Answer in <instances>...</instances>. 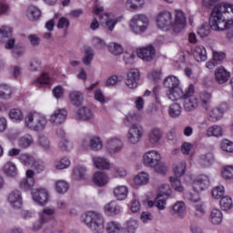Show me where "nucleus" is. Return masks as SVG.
<instances>
[{
    "instance_id": "5",
    "label": "nucleus",
    "mask_w": 233,
    "mask_h": 233,
    "mask_svg": "<svg viewBox=\"0 0 233 233\" xmlns=\"http://www.w3.org/2000/svg\"><path fill=\"white\" fill-rule=\"evenodd\" d=\"M25 127L34 132H43L46 128L48 120L45 115L37 112L29 113L25 118Z\"/></svg>"
},
{
    "instance_id": "4",
    "label": "nucleus",
    "mask_w": 233,
    "mask_h": 233,
    "mask_svg": "<svg viewBox=\"0 0 233 233\" xmlns=\"http://www.w3.org/2000/svg\"><path fill=\"white\" fill-rule=\"evenodd\" d=\"M84 223H86V227L94 233L105 232V218L103 215L97 212L89 211L86 213Z\"/></svg>"
},
{
    "instance_id": "53",
    "label": "nucleus",
    "mask_w": 233,
    "mask_h": 233,
    "mask_svg": "<svg viewBox=\"0 0 233 233\" xmlns=\"http://www.w3.org/2000/svg\"><path fill=\"white\" fill-rule=\"evenodd\" d=\"M137 220L131 218L126 222V232L136 233V230H137Z\"/></svg>"
},
{
    "instance_id": "55",
    "label": "nucleus",
    "mask_w": 233,
    "mask_h": 233,
    "mask_svg": "<svg viewBox=\"0 0 233 233\" xmlns=\"http://www.w3.org/2000/svg\"><path fill=\"white\" fill-rule=\"evenodd\" d=\"M92 59H94V50H92V47H86L85 49V56L83 58L84 65H90V63H92Z\"/></svg>"
},
{
    "instance_id": "9",
    "label": "nucleus",
    "mask_w": 233,
    "mask_h": 233,
    "mask_svg": "<svg viewBox=\"0 0 233 233\" xmlns=\"http://www.w3.org/2000/svg\"><path fill=\"white\" fill-rule=\"evenodd\" d=\"M106 148L111 156H114V154H118V152L123 150V141L117 137L109 138L106 141Z\"/></svg>"
},
{
    "instance_id": "46",
    "label": "nucleus",
    "mask_w": 233,
    "mask_h": 233,
    "mask_svg": "<svg viewBox=\"0 0 233 233\" xmlns=\"http://www.w3.org/2000/svg\"><path fill=\"white\" fill-rule=\"evenodd\" d=\"M207 136L208 137L214 136L215 137H219L223 136V129L219 126H212L207 130Z\"/></svg>"
},
{
    "instance_id": "8",
    "label": "nucleus",
    "mask_w": 233,
    "mask_h": 233,
    "mask_svg": "<svg viewBox=\"0 0 233 233\" xmlns=\"http://www.w3.org/2000/svg\"><path fill=\"white\" fill-rule=\"evenodd\" d=\"M143 134V127L137 124H132L127 133V139L129 143H132V145H137V143L141 141Z\"/></svg>"
},
{
    "instance_id": "6",
    "label": "nucleus",
    "mask_w": 233,
    "mask_h": 233,
    "mask_svg": "<svg viewBox=\"0 0 233 233\" xmlns=\"http://www.w3.org/2000/svg\"><path fill=\"white\" fill-rule=\"evenodd\" d=\"M163 85L167 88V96L171 101H177L183 89L179 87V78L176 76H169L165 78Z\"/></svg>"
},
{
    "instance_id": "54",
    "label": "nucleus",
    "mask_w": 233,
    "mask_h": 233,
    "mask_svg": "<svg viewBox=\"0 0 233 233\" xmlns=\"http://www.w3.org/2000/svg\"><path fill=\"white\" fill-rule=\"evenodd\" d=\"M55 167L57 170H65V168H68V167H70V159L67 157H62L55 163Z\"/></svg>"
},
{
    "instance_id": "51",
    "label": "nucleus",
    "mask_w": 233,
    "mask_h": 233,
    "mask_svg": "<svg viewBox=\"0 0 233 233\" xmlns=\"http://www.w3.org/2000/svg\"><path fill=\"white\" fill-rule=\"evenodd\" d=\"M136 121H139V115H137V113H129L127 116H126L124 124L126 127H130V125H134Z\"/></svg>"
},
{
    "instance_id": "38",
    "label": "nucleus",
    "mask_w": 233,
    "mask_h": 233,
    "mask_svg": "<svg viewBox=\"0 0 233 233\" xmlns=\"http://www.w3.org/2000/svg\"><path fill=\"white\" fill-rule=\"evenodd\" d=\"M181 105H179L178 103H173L168 107V114L170 117L176 119V117H179V116H181Z\"/></svg>"
},
{
    "instance_id": "1",
    "label": "nucleus",
    "mask_w": 233,
    "mask_h": 233,
    "mask_svg": "<svg viewBox=\"0 0 233 233\" xmlns=\"http://www.w3.org/2000/svg\"><path fill=\"white\" fill-rule=\"evenodd\" d=\"M229 10L233 14V5L230 4L220 3L214 6L209 16V25L212 30L223 31L233 26V20H227L225 17Z\"/></svg>"
},
{
    "instance_id": "34",
    "label": "nucleus",
    "mask_w": 233,
    "mask_h": 233,
    "mask_svg": "<svg viewBox=\"0 0 233 233\" xmlns=\"http://www.w3.org/2000/svg\"><path fill=\"white\" fill-rule=\"evenodd\" d=\"M34 83L41 88L43 86H50V83H52V78H50L48 74L43 73L36 80H35Z\"/></svg>"
},
{
    "instance_id": "59",
    "label": "nucleus",
    "mask_w": 233,
    "mask_h": 233,
    "mask_svg": "<svg viewBox=\"0 0 233 233\" xmlns=\"http://www.w3.org/2000/svg\"><path fill=\"white\" fill-rule=\"evenodd\" d=\"M225 187L223 186H218L212 190V196L215 199H221L225 198Z\"/></svg>"
},
{
    "instance_id": "7",
    "label": "nucleus",
    "mask_w": 233,
    "mask_h": 233,
    "mask_svg": "<svg viewBox=\"0 0 233 233\" xmlns=\"http://www.w3.org/2000/svg\"><path fill=\"white\" fill-rule=\"evenodd\" d=\"M148 17L145 15H135L130 20V30L134 34H143L148 28Z\"/></svg>"
},
{
    "instance_id": "18",
    "label": "nucleus",
    "mask_w": 233,
    "mask_h": 233,
    "mask_svg": "<svg viewBox=\"0 0 233 233\" xmlns=\"http://www.w3.org/2000/svg\"><path fill=\"white\" fill-rule=\"evenodd\" d=\"M137 56L143 61H152L156 57V49L152 46L143 47L137 51Z\"/></svg>"
},
{
    "instance_id": "57",
    "label": "nucleus",
    "mask_w": 233,
    "mask_h": 233,
    "mask_svg": "<svg viewBox=\"0 0 233 233\" xmlns=\"http://www.w3.org/2000/svg\"><path fill=\"white\" fill-rule=\"evenodd\" d=\"M105 15L106 16V28H107L109 32H114V28H116V25L119 23V19L108 18V14H105Z\"/></svg>"
},
{
    "instance_id": "62",
    "label": "nucleus",
    "mask_w": 233,
    "mask_h": 233,
    "mask_svg": "<svg viewBox=\"0 0 233 233\" xmlns=\"http://www.w3.org/2000/svg\"><path fill=\"white\" fill-rule=\"evenodd\" d=\"M224 179H233V166H227L222 170Z\"/></svg>"
},
{
    "instance_id": "45",
    "label": "nucleus",
    "mask_w": 233,
    "mask_h": 233,
    "mask_svg": "<svg viewBox=\"0 0 233 233\" xmlns=\"http://www.w3.org/2000/svg\"><path fill=\"white\" fill-rule=\"evenodd\" d=\"M55 188L58 194H65L70 188V185L65 180H58L56 182Z\"/></svg>"
},
{
    "instance_id": "36",
    "label": "nucleus",
    "mask_w": 233,
    "mask_h": 233,
    "mask_svg": "<svg viewBox=\"0 0 233 233\" xmlns=\"http://www.w3.org/2000/svg\"><path fill=\"white\" fill-rule=\"evenodd\" d=\"M214 161V155L212 153H206L200 156L199 165H201L204 168L207 167H210Z\"/></svg>"
},
{
    "instance_id": "11",
    "label": "nucleus",
    "mask_w": 233,
    "mask_h": 233,
    "mask_svg": "<svg viewBox=\"0 0 233 233\" xmlns=\"http://www.w3.org/2000/svg\"><path fill=\"white\" fill-rule=\"evenodd\" d=\"M158 28H167L172 25V13L168 11L160 12L157 17Z\"/></svg>"
},
{
    "instance_id": "15",
    "label": "nucleus",
    "mask_w": 233,
    "mask_h": 233,
    "mask_svg": "<svg viewBox=\"0 0 233 233\" xmlns=\"http://www.w3.org/2000/svg\"><path fill=\"white\" fill-rule=\"evenodd\" d=\"M7 200L13 208H21V206L23 205L21 191L17 189L11 191L8 195Z\"/></svg>"
},
{
    "instance_id": "50",
    "label": "nucleus",
    "mask_w": 233,
    "mask_h": 233,
    "mask_svg": "<svg viewBox=\"0 0 233 233\" xmlns=\"http://www.w3.org/2000/svg\"><path fill=\"white\" fill-rule=\"evenodd\" d=\"M73 174L76 179H85V176H86V168L82 166L76 167L73 169Z\"/></svg>"
},
{
    "instance_id": "3",
    "label": "nucleus",
    "mask_w": 233,
    "mask_h": 233,
    "mask_svg": "<svg viewBox=\"0 0 233 233\" xmlns=\"http://www.w3.org/2000/svg\"><path fill=\"white\" fill-rule=\"evenodd\" d=\"M195 92L194 85L189 84L179 95V99H183V107L186 112H194L199 106V100L194 96Z\"/></svg>"
},
{
    "instance_id": "20",
    "label": "nucleus",
    "mask_w": 233,
    "mask_h": 233,
    "mask_svg": "<svg viewBox=\"0 0 233 233\" xmlns=\"http://www.w3.org/2000/svg\"><path fill=\"white\" fill-rule=\"evenodd\" d=\"M67 112L65 109H57L51 115L50 122L53 125H61L66 119Z\"/></svg>"
},
{
    "instance_id": "29",
    "label": "nucleus",
    "mask_w": 233,
    "mask_h": 233,
    "mask_svg": "<svg viewBox=\"0 0 233 233\" xmlns=\"http://www.w3.org/2000/svg\"><path fill=\"white\" fill-rule=\"evenodd\" d=\"M105 211L111 216H116L121 212V206L116 201H111L104 208Z\"/></svg>"
},
{
    "instance_id": "27",
    "label": "nucleus",
    "mask_w": 233,
    "mask_h": 233,
    "mask_svg": "<svg viewBox=\"0 0 233 233\" xmlns=\"http://www.w3.org/2000/svg\"><path fill=\"white\" fill-rule=\"evenodd\" d=\"M93 183L97 187H105L108 183V176L103 172H96L93 177Z\"/></svg>"
},
{
    "instance_id": "52",
    "label": "nucleus",
    "mask_w": 233,
    "mask_h": 233,
    "mask_svg": "<svg viewBox=\"0 0 233 233\" xmlns=\"http://www.w3.org/2000/svg\"><path fill=\"white\" fill-rule=\"evenodd\" d=\"M12 37V27L2 25L0 27V41Z\"/></svg>"
},
{
    "instance_id": "37",
    "label": "nucleus",
    "mask_w": 233,
    "mask_h": 233,
    "mask_svg": "<svg viewBox=\"0 0 233 233\" xmlns=\"http://www.w3.org/2000/svg\"><path fill=\"white\" fill-rule=\"evenodd\" d=\"M122 229L123 228L121 227V224L116 221H110L106 225V230L107 233H121Z\"/></svg>"
},
{
    "instance_id": "12",
    "label": "nucleus",
    "mask_w": 233,
    "mask_h": 233,
    "mask_svg": "<svg viewBox=\"0 0 233 233\" xmlns=\"http://www.w3.org/2000/svg\"><path fill=\"white\" fill-rule=\"evenodd\" d=\"M35 184V179L34 178V171L32 169H28L26 171V177L20 181L19 187L21 190H32Z\"/></svg>"
},
{
    "instance_id": "63",
    "label": "nucleus",
    "mask_w": 233,
    "mask_h": 233,
    "mask_svg": "<svg viewBox=\"0 0 233 233\" xmlns=\"http://www.w3.org/2000/svg\"><path fill=\"white\" fill-rule=\"evenodd\" d=\"M220 147L224 152H233V142H231L230 140H223L220 144Z\"/></svg>"
},
{
    "instance_id": "49",
    "label": "nucleus",
    "mask_w": 233,
    "mask_h": 233,
    "mask_svg": "<svg viewBox=\"0 0 233 233\" xmlns=\"http://www.w3.org/2000/svg\"><path fill=\"white\" fill-rule=\"evenodd\" d=\"M178 177H171V187L176 190V192H184L185 187L181 184V180L177 178Z\"/></svg>"
},
{
    "instance_id": "31",
    "label": "nucleus",
    "mask_w": 233,
    "mask_h": 233,
    "mask_svg": "<svg viewBox=\"0 0 233 233\" xmlns=\"http://www.w3.org/2000/svg\"><path fill=\"white\" fill-rule=\"evenodd\" d=\"M93 161L96 168H102V170H108L110 168V162L105 157H95Z\"/></svg>"
},
{
    "instance_id": "17",
    "label": "nucleus",
    "mask_w": 233,
    "mask_h": 233,
    "mask_svg": "<svg viewBox=\"0 0 233 233\" xmlns=\"http://www.w3.org/2000/svg\"><path fill=\"white\" fill-rule=\"evenodd\" d=\"M210 185V179L207 175H200L198 178L193 182V190L197 193L205 190L207 187Z\"/></svg>"
},
{
    "instance_id": "41",
    "label": "nucleus",
    "mask_w": 233,
    "mask_h": 233,
    "mask_svg": "<svg viewBox=\"0 0 233 233\" xmlns=\"http://www.w3.org/2000/svg\"><path fill=\"white\" fill-rule=\"evenodd\" d=\"M107 48L110 54H113V56H120V54H123L124 51L123 46L115 42L109 43Z\"/></svg>"
},
{
    "instance_id": "48",
    "label": "nucleus",
    "mask_w": 233,
    "mask_h": 233,
    "mask_svg": "<svg viewBox=\"0 0 233 233\" xmlns=\"http://www.w3.org/2000/svg\"><path fill=\"white\" fill-rule=\"evenodd\" d=\"M56 214V211L54 209L50 208H45L42 213H40V220H42L44 223H46L52 219V216Z\"/></svg>"
},
{
    "instance_id": "14",
    "label": "nucleus",
    "mask_w": 233,
    "mask_h": 233,
    "mask_svg": "<svg viewBox=\"0 0 233 233\" xmlns=\"http://www.w3.org/2000/svg\"><path fill=\"white\" fill-rule=\"evenodd\" d=\"M185 25H187V19L185 18V14H183V11L177 10L176 11V16H175V22L173 24V30L177 34H179L183 28H185Z\"/></svg>"
},
{
    "instance_id": "58",
    "label": "nucleus",
    "mask_w": 233,
    "mask_h": 233,
    "mask_svg": "<svg viewBox=\"0 0 233 233\" xmlns=\"http://www.w3.org/2000/svg\"><path fill=\"white\" fill-rule=\"evenodd\" d=\"M176 177H181L187 170V163L182 162L178 166L173 167Z\"/></svg>"
},
{
    "instance_id": "42",
    "label": "nucleus",
    "mask_w": 233,
    "mask_h": 233,
    "mask_svg": "<svg viewBox=\"0 0 233 233\" xmlns=\"http://www.w3.org/2000/svg\"><path fill=\"white\" fill-rule=\"evenodd\" d=\"M220 208L225 212L230 210L233 207L232 198L229 196H225L220 198Z\"/></svg>"
},
{
    "instance_id": "24",
    "label": "nucleus",
    "mask_w": 233,
    "mask_h": 233,
    "mask_svg": "<svg viewBox=\"0 0 233 233\" xmlns=\"http://www.w3.org/2000/svg\"><path fill=\"white\" fill-rule=\"evenodd\" d=\"M113 194L118 201H123L128 196V187L127 186H117L114 188Z\"/></svg>"
},
{
    "instance_id": "61",
    "label": "nucleus",
    "mask_w": 233,
    "mask_h": 233,
    "mask_svg": "<svg viewBox=\"0 0 233 233\" xmlns=\"http://www.w3.org/2000/svg\"><path fill=\"white\" fill-rule=\"evenodd\" d=\"M143 5V0H127V7L129 10H137Z\"/></svg>"
},
{
    "instance_id": "40",
    "label": "nucleus",
    "mask_w": 233,
    "mask_h": 233,
    "mask_svg": "<svg viewBox=\"0 0 233 233\" xmlns=\"http://www.w3.org/2000/svg\"><path fill=\"white\" fill-rule=\"evenodd\" d=\"M18 159L20 160L22 165H25V167H30V166L34 165V163L35 162V158H34V157H32V155H30L28 153L21 154L18 157Z\"/></svg>"
},
{
    "instance_id": "23",
    "label": "nucleus",
    "mask_w": 233,
    "mask_h": 233,
    "mask_svg": "<svg viewBox=\"0 0 233 233\" xmlns=\"http://www.w3.org/2000/svg\"><path fill=\"white\" fill-rule=\"evenodd\" d=\"M223 114H224L223 108L219 106L213 107L208 113V121H211V123H216L217 121H219L221 117H223Z\"/></svg>"
},
{
    "instance_id": "44",
    "label": "nucleus",
    "mask_w": 233,
    "mask_h": 233,
    "mask_svg": "<svg viewBox=\"0 0 233 233\" xmlns=\"http://www.w3.org/2000/svg\"><path fill=\"white\" fill-rule=\"evenodd\" d=\"M89 147L91 150H101V148H103V142L101 141V138H99L98 137H92L89 139Z\"/></svg>"
},
{
    "instance_id": "32",
    "label": "nucleus",
    "mask_w": 233,
    "mask_h": 233,
    "mask_svg": "<svg viewBox=\"0 0 233 233\" xmlns=\"http://www.w3.org/2000/svg\"><path fill=\"white\" fill-rule=\"evenodd\" d=\"M161 129L155 127L151 129L148 134V141L152 143V145L157 144L158 141H161Z\"/></svg>"
},
{
    "instance_id": "10",
    "label": "nucleus",
    "mask_w": 233,
    "mask_h": 233,
    "mask_svg": "<svg viewBox=\"0 0 233 233\" xmlns=\"http://www.w3.org/2000/svg\"><path fill=\"white\" fill-rule=\"evenodd\" d=\"M170 195L168 193L160 192L155 201L149 200L147 206L152 208V207H157L158 210H165L167 205V199Z\"/></svg>"
},
{
    "instance_id": "25",
    "label": "nucleus",
    "mask_w": 233,
    "mask_h": 233,
    "mask_svg": "<svg viewBox=\"0 0 233 233\" xmlns=\"http://www.w3.org/2000/svg\"><path fill=\"white\" fill-rule=\"evenodd\" d=\"M26 17L29 21H37L41 17V10L35 5H29L26 9Z\"/></svg>"
},
{
    "instance_id": "33",
    "label": "nucleus",
    "mask_w": 233,
    "mask_h": 233,
    "mask_svg": "<svg viewBox=\"0 0 233 233\" xmlns=\"http://www.w3.org/2000/svg\"><path fill=\"white\" fill-rule=\"evenodd\" d=\"M34 144V137L31 135H25L18 139L17 145L20 148H28Z\"/></svg>"
},
{
    "instance_id": "22",
    "label": "nucleus",
    "mask_w": 233,
    "mask_h": 233,
    "mask_svg": "<svg viewBox=\"0 0 233 233\" xmlns=\"http://www.w3.org/2000/svg\"><path fill=\"white\" fill-rule=\"evenodd\" d=\"M193 57L198 61V63H201L203 61H207V49L203 46H197L193 51Z\"/></svg>"
},
{
    "instance_id": "56",
    "label": "nucleus",
    "mask_w": 233,
    "mask_h": 233,
    "mask_svg": "<svg viewBox=\"0 0 233 233\" xmlns=\"http://www.w3.org/2000/svg\"><path fill=\"white\" fill-rule=\"evenodd\" d=\"M9 117L15 121H23V111H21V109L13 108L9 112Z\"/></svg>"
},
{
    "instance_id": "39",
    "label": "nucleus",
    "mask_w": 233,
    "mask_h": 233,
    "mask_svg": "<svg viewBox=\"0 0 233 233\" xmlns=\"http://www.w3.org/2000/svg\"><path fill=\"white\" fill-rule=\"evenodd\" d=\"M173 212L178 216V218H184L187 212V207L185 202L179 201L173 206Z\"/></svg>"
},
{
    "instance_id": "47",
    "label": "nucleus",
    "mask_w": 233,
    "mask_h": 233,
    "mask_svg": "<svg viewBox=\"0 0 233 233\" xmlns=\"http://www.w3.org/2000/svg\"><path fill=\"white\" fill-rule=\"evenodd\" d=\"M12 88L7 85H0V99H10Z\"/></svg>"
},
{
    "instance_id": "19",
    "label": "nucleus",
    "mask_w": 233,
    "mask_h": 233,
    "mask_svg": "<svg viewBox=\"0 0 233 233\" xmlns=\"http://www.w3.org/2000/svg\"><path fill=\"white\" fill-rule=\"evenodd\" d=\"M230 79V72L220 66L215 70V80L218 85H223Z\"/></svg>"
},
{
    "instance_id": "35",
    "label": "nucleus",
    "mask_w": 233,
    "mask_h": 233,
    "mask_svg": "<svg viewBox=\"0 0 233 233\" xmlns=\"http://www.w3.org/2000/svg\"><path fill=\"white\" fill-rule=\"evenodd\" d=\"M200 105L205 110H208V106H210V103L212 102V95L208 92L200 93Z\"/></svg>"
},
{
    "instance_id": "60",
    "label": "nucleus",
    "mask_w": 233,
    "mask_h": 233,
    "mask_svg": "<svg viewBox=\"0 0 233 233\" xmlns=\"http://www.w3.org/2000/svg\"><path fill=\"white\" fill-rule=\"evenodd\" d=\"M58 147L62 152H68L73 148L72 142L68 141L67 139L61 140L58 144Z\"/></svg>"
},
{
    "instance_id": "64",
    "label": "nucleus",
    "mask_w": 233,
    "mask_h": 233,
    "mask_svg": "<svg viewBox=\"0 0 233 233\" xmlns=\"http://www.w3.org/2000/svg\"><path fill=\"white\" fill-rule=\"evenodd\" d=\"M25 54V47L22 46H16L12 50V56L15 57V59H19V57H22V56Z\"/></svg>"
},
{
    "instance_id": "21",
    "label": "nucleus",
    "mask_w": 233,
    "mask_h": 233,
    "mask_svg": "<svg viewBox=\"0 0 233 233\" xmlns=\"http://www.w3.org/2000/svg\"><path fill=\"white\" fill-rule=\"evenodd\" d=\"M7 177H17V166L12 161H7L2 168Z\"/></svg>"
},
{
    "instance_id": "2",
    "label": "nucleus",
    "mask_w": 233,
    "mask_h": 233,
    "mask_svg": "<svg viewBox=\"0 0 233 233\" xmlns=\"http://www.w3.org/2000/svg\"><path fill=\"white\" fill-rule=\"evenodd\" d=\"M143 162L146 167L155 168L157 174L165 176L168 172V167L166 163L161 162V154L156 150L147 152L143 156Z\"/></svg>"
},
{
    "instance_id": "30",
    "label": "nucleus",
    "mask_w": 233,
    "mask_h": 233,
    "mask_svg": "<svg viewBox=\"0 0 233 233\" xmlns=\"http://www.w3.org/2000/svg\"><path fill=\"white\" fill-rule=\"evenodd\" d=\"M77 116L83 121H92L94 119V113L88 107H82L78 110Z\"/></svg>"
},
{
    "instance_id": "16",
    "label": "nucleus",
    "mask_w": 233,
    "mask_h": 233,
    "mask_svg": "<svg viewBox=\"0 0 233 233\" xmlns=\"http://www.w3.org/2000/svg\"><path fill=\"white\" fill-rule=\"evenodd\" d=\"M33 199L35 203H38L41 207L48 203V191L45 188H38L32 193Z\"/></svg>"
},
{
    "instance_id": "26",
    "label": "nucleus",
    "mask_w": 233,
    "mask_h": 233,
    "mask_svg": "<svg viewBox=\"0 0 233 233\" xmlns=\"http://www.w3.org/2000/svg\"><path fill=\"white\" fill-rule=\"evenodd\" d=\"M84 98L85 95L81 91H71L69 94V99L75 106H80Z\"/></svg>"
},
{
    "instance_id": "43",
    "label": "nucleus",
    "mask_w": 233,
    "mask_h": 233,
    "mask_svg": "<svg viewBox=\"0 0 233 233\" xmlns=\"http://www.w3.org/2000/svg\"><path fill=\"white\" fill-rule=\"evenodd\" d=\"M210 219L213 225H220L223 221V213L219 209H213L210 214Z\"/></svg>"
},
{
    "instance_id": "13",
    "label": "nucleus",
    "mask_w": 233,
    "mask_h": 233,
    "mask_svg": "<svg viewBox=\"0 0 233 233\" xmlns=\"http://www.w3.org/2000/svg\"><path fill=\"white\" fill-rule=\"evenodd\" d=\"M139 69H130L127 72V78L126 80V85L128 88H137V83L139 82Z\"/></svg>"
},
{
    "instance_id": "28",
    "label": "nucleus",
    "mask_w": 233,
    "mask_h": 233,
    "mask_svg": "<svg viewBox=\"0 0 233 233\" xmlns=\"http://www.w3.org/2000/svg\"><path fill=\"white\" fill-rule=\"evenodd\" d=\"M148 181H150V176L145 171L138 173L134 178L135 185L139 187L148 185Z\"/></svg>"
}]
</instances>
